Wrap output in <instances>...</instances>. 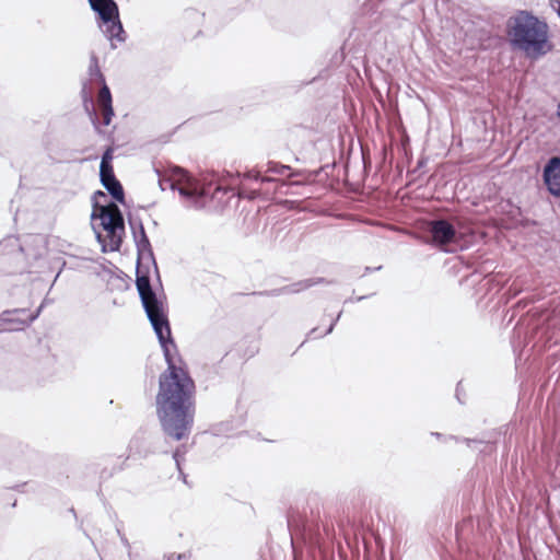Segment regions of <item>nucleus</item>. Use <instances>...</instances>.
Here are the masks:
<instances>
[{"mask_svg": "<svg viewBox=\"0 0 560 560\" xmlns=\"http://www.w3.org/2000/svg\"><path fill=\"white\" fill-rule=\"evenodd\" d=\"M173 458L176 463L177 468L180 470V460L183 459V454L180 453L179 448H177L174 454Z\"/></svg>", "mask_w": 560, "mask_h": 560, "instance_id": "nucleus-17", "label": "nucleus"}, {"mask_svg": "<svg viewBox=\"0 0 560 560\" xmlns=\"http://www.w3.org/2000/svg\"><path fill=\"white\" fill-rule=\"evenodd\" d=\"M460 396H462V393H459V384H458L457 388H456V398L458 399L459 402H463L460 399Z\"/></svg>", "mask_w": 560, "mask_h": 560, "instance_id": "nucleus-23", "label": "nucleus"}, {"mask_svg": "<svg viewBox=\"0 0 560 560\" xmlns=\"http://www.w3.org/2000/svg\"><path fill=\"white\" fill-rule=\"evenodd\" d=\"M548 32L547 23L527 11H518L506 23L511 46L533 58L544 56L551 49Z\"/></svg>", "mask_w": 560, "mask_h": 560, "instance_id": "nucleus-2", "label": "nucleus"}, {"mask_svg": "<svg viewBox=\"0 0 560 560\" xmlns=\"http://www.w3.org/2000/svg\"><path fill=\"white\" fill-rule=\"evenodd\" d=\"M544 182L549 192L560 197V158L552 156L544 167Z\"/></svg>", "mask_w": 560, "mask_h": 560, "instance_id": "nucleus-9", "label": "nucleus"}, {"mask_svg": "<svg viewBox=\"0 0 560 560\" xmlns=\"http://www.w3.org/2000/svg\"><path fill=\"white\" fill-rule=\"evenodd\" d=\"M89 75L92 81L102 83V88L98 93V105L103 114V125L108 126L114 116V109L112 105V94L109 88L105 83L103 73L101 72L97 57L92 54L89 65Z\"/></svg>", "mask_w": 560, "mask_h": 560, "instance_id": "nucleus-6", "label": "nucleus"}, {"mask_svg": "<svg viewBox=\"0 0 560 560\" xmlns=\"http://www.w3.org/2000/svg\"><path fill=\"white\" fill-rule=\"evenodd\" d=\"M117 533H118V535L120 536L121 542H122L125 546H127V547H128V546H129V544H128L127 538H126L124 535H121V534H120V530H119V529H117Z\"/></svg>", "mask_w": 560, "mask_h": 560, "instance_id": "nucleus-22", "label": "nucleus"}, {"mask_svg": "<svg viewBox=\"0 0 560 560\" xmlns=\"http://www.w3.org/2000/svg\"><path fill=\"white\" fill-rule=\"evenodd\" d=\"M428 231L432 237L433 244L444 248L453 244L458 238V232L455 226L446 219H435L428 223Z\"/></svg>", "mask_w": 560, "mask_h": 560, "instance_id": "nucleus-7", "label": "nucleus"}, {"mask_svg": "<svg viewBox=\"0 0 560 560\" xmlns=\"http://www.w3.org/2000/svg\"><path fill=\"white\" fill-rule=\"evenodd\" d=\"M248 177H252V173H248L247 175ZM253 177L256 179V180H261V182H270L271 178L269 177H260L259 174H255L253 175Z\"/></svg>", "mask_w": 560, "mask_h": 560, "instance_id": "nucleus-20", "label": "nucleus"}, {"mask_svg": "<svg viewBox=\"0 0 560 560\" xmlns=\"http://www.w3.org/2000/svg\"><path fill=\"white\" fill-rule=\"evenodd\" d=\"M290 167L277 162H268L266 172L283 175Z\"/></svg>", "mask_w": 560, "mask_h": 560, "instance_id": "nucleus-13", "label": "nucleus"}, {"mask_svg": "<svg viewBox=\"0 0 560 560\" xmlns=\"http://www.w3.org/2000/svg\"><path fill=\"white\" fill-rule=\"evenodd\" d=\"M159 185L162 190L167 188L177 190L184 199L189 201H196L202 196L197 183L188 176L185 170L178 166L172 167L168 175L160 176Z\"/></svg>", "mask_w": 560, "mask_h": 560, "instance_id": "nucleus-5", "label": "nucleus"}, {"mask_svg": "<svg viewBox=\"0 0 560 560\" xmlns=\"http://www.w3.org/2000/svg\"><path fill=\"white\" fill-rule=\"evenodd\" d=\"M91 9L97 13L101 21L106 25L104 33L113 40L125 42V31L119 20L118 5L114 0H89Z\"/></svg>", "mask_w": 560, "mask_h": 560, "instance_id": "nucleus-4", "label": "nucleus"}, {"mask_svg": "<svg viewBox=\"0 0 560 560\" xmlns=\"http://www.w3.org/2000/svg\"><path fill=\"white\" fill-rule=\"evenodd\" d=\"M140 220H135V219H129V224H130V228H131V231H132V234L135 233V231H138V222Z\"/></svg>", "mask_w": 560, "mask_h": 560, "instance_id": "nucleus-19", "label": "nucleus"}, {"mask_svg": "<svg viewBox=\"0 0 560 560\" xmlns=\"http://www.w3.org/2000/svg\"><path fill=\"white\" fill-rule=\"evenodd\" d=\"M364 299H365V296H359V298H357V300H355V301H362V300H364Z\"/></svg>", "mask_w": 560, "mask_h": 560, "instance_id": "nucleus-26", "label": "nucleus"}, {"mask_svg": "<svg viewBox=\"0 0 560 560\" xmlns=\"http://www.w3.org/2000/svg\"><path fill=\"white\" fill-rule=\"evenodd\" d=\"M341 314H342V312L340 311V312L338 313V315L336 316V318H332L331 324L329 325V327L327 328V330L323 334V336L328 335V334H330V332L334 330V327H335L336 323L339 320V318L341 317ZM317 330H318V328H316V327H315V328H313V329L310 331L308 336H310L311 338H314V339H315V338H318V337H322V335H318V334H317Z\"/></svg>", "mask_w": 560, "mask_h": 560, "instance_id": "nucleus-14", "label": "nucleus"}, {"mask_svg": "<svg viewBox=\"0 0 560 560\" xmlns=\"http://www.w3.org/2000/svg\"><path fill=\"white\" fill-rule=\"evenodd\" d=\"M98 218L101 220V226L107 232L106 236L102 233L96 232V238L102 245V250L115 252L118 250L121 245V233L125 230L124 218L118 206L112 202L109 206H101L98 210H93L92 220Z\"/></svg>", "mask_w": 560, "mask_h": 560, "instance_id": "nucleus-3", "label": "nucleus"}, {"mask_svg": "<svg viewBox=\"0 0 560 560\" xmlns=\"http://www.w3.org/2000/svg\"><path fill=\"white\" fill-rule=\"evenodd\" d=\"M82 93L84 94V103H85V107L86 109L90 112V116H91V119H92V122L94 124L96 130L98 132H101L100 130V127H98V124H97V117H96V113L93 108V101L92 98L88 95L86 91H82Z\"/></svg>", "mask_w": 560, "mask_h": 560, "instance_id": "nucleus-12", "label": "nucleus"}, {"mask_svg": "<svg viewBox=\"0 0 560 560\" xmlns=\"http://www.w3.org/2000/svg\"><path fill=\"white\" fill-rule=\"evenodd\" d=\"M43 307H44V304H40V306L37 308V311L33 314H27L26 308H15V310L4 311L1 313L0 318L4 323L14 325L12 327V329L21 330V329H24V327L32 324L39 316Z\"/></svg>", "mask_w": 560, "mask_h": 560, "instance_id": "nucleus-8", "label": "nucleus"}, {"mask_svg": "<svg viewBox=\"0 0 560 560\" xmlns=\"http://www.w3.org/2000/svg\"><path fill=\"white\" fill-rule=\"evenodd\" d=\"M101 183L116 201L120 203L125 202L124 188L116 177L103 179Z\"/></svg>", "mask_w": 560, "mask_h": 560, "instance_id": "nucleus-10", "label": "nucleus"}, {"mask_svg": "<svg viewBox=\"0 0 560 560\" xmlns=\"http://www.w3.org/2000/svg\"><path fill=\"white\" fill-rule=\"evenodd\" d=\"M98 197L106 198V195H105V192H103V191H101V190H97L96 192H94V196H93V200H94V210H96V211L98 210V207H100V206L97 205V201H96V199H97Z\"/></svg>", "mask_w": 560, "mask_h": 560, "instance_id": "nucleus-18", "label": "nucleus"}, {"mask_svg": "<svg viewBox=\"0 0 560 560\" xmlns=\"http://www.w3.org/2000/svg\"><path fill=\"white\" fill-rule=\"evenodd\" d=\"M323 282H325L324 278L304 279L283 288L282 291L285 293H299Z\"/></svg>", "mask_w": 560, "mask_h": 560, "instance_id": "nucleus-11", "label": "nucleus"}, {"mask_svg": "<svg viewBox=\"0 0 560 560\" xmlns=\"http://www.w3.org/2000/svg\"><path fill=\"white\" fill-rule=\"evenodd\" d=\"M167 560H186V557L184 555H177V556H170Z\"/></svg>", "mask_w": 560, "mask_h": 560, "instance_id": "nucleus-21", "label": "nucleus"}, {"mask_svg": "<svg viewBox=\"0 0 560 560\" xmlns=\"http://www.w3.org/2000/svg\"><path fill=\"white\" fill-rule=\"evenodd\" d=\"M112 160H113V151L110 148H108L104 153H103V156H102V160H101V164L100 165H104V164H112Z\"/></svg>", "mask_w": 560, "mask_h": 560, "instance_id": "nucleus-16", "label": "nucleus"}, {"mask_svg": "<svg viewBox=\"0 0 560 560\" xmlns=\"http://www.w3.org/2000/svg\"><path fill=\"white\" fill-rule=\"evenodd\" d=\"M137 247L136 287L148 319L159 339L167 369L159 377V392L155 398L156 415L162 431L168 438L180 441L187 439L195 419V383L187 371L174 360L177 347L172 338L164 294L152 289L150 270L158 279L159 269L151 243L141 221L132 234Z\"/></svg>", "mask_w": 560, "mask_h": 560, "instance_id": "nucleus-1", "label": "nucleus"}, {"mask_svg": "<svg viewBox=\"0 0 560 560\" xmlns=\"http://www.w3.org/2000/svg\"><path fill=\"white\" fill-rule=\"evenodd\" d=\"M557 116L560 117V104L557 107Z\"/></svg>", "mask_w": 560, "mask_h": 560, "instance_id": "nucleus-25", "label": "nucleus"}, {"mask_svg": "<svg viewBox=\"0 0 560 560\" xmlns=\"http://www.w3.org/2000/svg\"><path fill=\"white\" fill-rule=\"evenodd\" d=\"M116 177L114 174V168L112 164L100 165V178L101 180L106 178Z\"/></svg>", "mask_w": 560, "mask_h": 560, "instance_id": "nucleus-15", "label": "nucleus"}, {"mask_svg": "<svg viewBox=\"0 0 560 560\" xmlns=\"http://www.w3.org/2000/svg\"><path fill=\"white\" fill-rule=\"evenodd\" d=\"M460 396H462V393H459V384H458L457 388H456V398L458 399L459 402H463L460 399Z\"/></svg>", "mask_w": 560, "mask_h": 560, "instance_id": "nucleus-24", "label": "nucleus"}, {"mask_svg": "<svg viewBox=\"0 0 560 560\" xmlns=\"http://www.w3.org/2000/svg\"><path fill=\"white\" fill-rule=\"evenodd\" d=\"M382 266L376 267L374 270H381Z\"/></svg>", "mask_w": 560, "mask_h": 560, "instance_id": "nucleus-27", "label": "nucleus"}]
</instances>
